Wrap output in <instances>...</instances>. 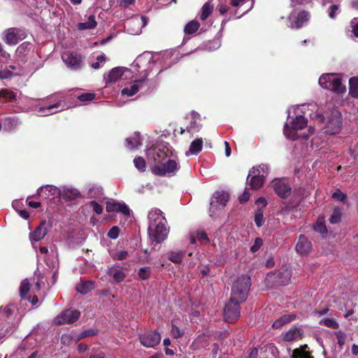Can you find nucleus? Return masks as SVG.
I'll return each instance as SVG.
<instances>
[{"label":"nucleus","mask_w":358,"mask_h":358,"mask_svg":"<svg viewBox=\"0 0 358 358\" xmlns=\"http://www.w3.org/2000/svg\"><path fill=\"white\" fill-rule=\"evenodd\" d=\"M296 208V205L294 204L293 202H289L282 207V213L283 214H288L289 212L294 210Z\"/></svg>","instance_id":"58"},{"label":"nucleus","mask_w":358,"mask_h":358,"mask_svg":"<svg viewBox=\"0 0 358 358\" xmlns=\"http://www.w3.org/2000/svg\"><path fill=\"white\" fill-rule=\"evenodd\" d=\"M314 231L319 232L322 236L327 234V229L323 218H318L313 227Z\"/></svg>","instance_id":"38"},{"label":"nucleus","mask_w":358,"mask_h":358,"mask_svg":"<svg viewBox=\"0 0 358 358\" xmlns=\"http://www.w3.org/2000/svg\"><path fill=\"white\" fill-rule=\"evenodd\" d=\"M185 252L182 251L179 252H169L168 253V259L175 264H180L182 262Z\"/></svg>","instance_id":"39"},{"label":"nucleus","mask_w":358,"mask_h":358,"mask_svg":"<svg viewBox=\"0 0 358 358\" xmlns=\"http://www.w3.org/2000/svg\"><path fill=\"white\" fill-rule=\"evenodd\" d=\"M291 280V273L287 270L279 272L278 274H268L266 278V285L271 288H278L288 285Z\"/></svg>","instance_id":"4"},{"label":"nucleus","mask_w":358,"mask_h":358,"mask_svg":"<svg viewBox=\"0 0 358 358\" xmlns=\"http://www.w3.org/2000/svg\"><path fill=\"white\" fill-rule=\"evenodd\" d=\"M271 184L275 193L280 198L285 199L291 194L292 187L284 179H274Z\"/></svg>","instance_id":"8"},{"label":"nucleus","mask_w":358,"mask_h":358,"mask_svg":"<svg viewBox=\"0 0 358 358\" xmlns=\"http://www.w3.org/2000/svg\"><path fill=\"white\" fill-rule=\"evenodd\" d=\"M335 336L336 337L337 343L341 348L345 343L346 334L344 331L339 330L335 332Z\"/></svg>","instance_id":"47"},{"label":"nucleus","mask_w":358,"mask_h":358,"mask_svg":"<svg viewBox=\"0 0 358 358\" xmlns=\"http://www.w3.org/2000/svg\"><path fill=\"white\" fill-rule=\"evenodd\" d=\"M229 199V195L224 191H217L213 194L210 202V210L214 212L215 210L226 206Z\"/></svg>","instance_id":"10"},{"label":"nucleus","mask_w":358,"mask_h":358,"mask_svg":"<svg viewBox=\"0 0 358 358\" xmlns=\"http://www.w3.org/2000/svg\"><path fill=\"white\" fill-rule=\"evenodd\" d=\"M162 211L157 208H152L148 214V219L150 220V224L153 227L159 222L167 223L164 216L162 215Z\"/></svg>","instance_id":"20"},{"label":"nucleus","mask_w":358,"mask_h":358,"mask_svg":"<svg viewBox=\"0 0 358 358\" xmlns=\"http://www.w3.org/2000/svg\"><path fill=\"white\" fill-rule=\"evenodd\" d=\"M200 127L197 124L196 121L190 122L189 125L186 127V130L188 133H192L194 131H199Z\"/></svg>","instance_id":"62"},{"label":"nucleus","mask_w":358,"mask_h":358,"mask_svg":"<svg viewBox=\"0 0 358 358\" xmlns=\"http://www.w3.org/2000/svg\"><path fill=\"white\" fill-rule=\"evenodd\" d=\"M79 195H80V192L78 191H77L76 189H75V190L68 189L65 192V196L69 199H74L78 197Z\"/></svg>","instance_id":"61"},{"label":"nucleus","mask_w":358,"mask_h":358,"mask_svg":"<svg viewBox=\"0 0 358 358\" xmlns=\"http://www.w3.org/2000/svg\"><path fill=\"white\" fill-rule=\"evenodd\" d=\"M179 169L177 162L173 159H169L165 164L155 163L151 167L153 174L159 176H164L166 173H173Z\"/></svg>","instance_id":"7"},{"label":"nucleus","mask_w":358,"mask_h":358,"mask_svg":"<svg viewBox=\"0 0 358 358\" xmlns=\"http://www.w3.org/2000/svg\"><path fill=\"white\" fill-rule=\"evenodd\" d=\"M341 213L338 208H335L329 217L331 224H337L341 222Z\"/></svg>","instance_id":"48"},{"label":"nucleus","mask_w":358,"mask_h":358,"mask_svg":"<svg viewBox=\"0 0 358 358\" xmlns=\"http://www.w3.org/2000/svg\"><path fill=\"white\" fill-rule=\"evenodd\" d=\"M120 229L117 226L113 227L108 232V237L111 239H116L119 236Z\"/></svg>","instance_id":"56"},{"label":"nucleus","mask_w":358,"mask_h":358,"mask_svg":"<svg viewBox=\"0 0 358 358\" xmlns=\"http://www.w3.org/2000/svg\"><path fill=\"white\" fill-rule=\"evenodd\" d=\"M16 310L17 308L14 304H9L4 307L3 313L6 317H10Z\"/></svg>","instance_id":"54"},{"label":"nucleus","mask_w":358,"mask_h":358,"mask_svg":"<svg viewBox=\"0 0 358 358\" xmlns=\"http://www.w3.org/2000/svg\"><path fill=\"white\" fill-rule=\"evenodd\" d=\"M123 75V71L121 68H113L108 74L106 78V83H115Z\"/></svg>","instance_id":"25"},{"label":"nucleus","mask_w":358,"mask_h":358,"mask_svg":"<svg viewBox=\"0 0 358 358\" xmlns=\"http://www.w3.org/2000/svg\"><path fill=\"white\" fill-rule=\"evenodd\" d=\"M297 131L298 130L296 129L293 127L292 124H291V127H289L288 124H285L283 133L287 138L294 141L298 138Z\"/></svg>","instance_id":"36"},{"label":"nucleus","mask_w":358,"mask_h":358,"mask_svg":"<svg viewBox=\"0 0 358 358\" xmlns=\"http://www.w3.org/2000/svg\"><path fill=\"white\" fill-rule=\"evenodd\" d=\"M96 334V331L93 329H86V330L82 331L80 334H78L76 337L75 341H78L84 338L94 336Z\"/></svg>","instance_id":"45"},{"label":"nucleus","mask_w":358,"mask_h":358,"mask_svg":"<svg viewBox=\"0 0 358 358\" xmlns=\"http://www.w3.org/2000/svg\"><path fill=\"white\" fill-rule=\"evenodd\" d=\"M129 257V252L126 250L117 251L112 255L114 260H124Z\"/></svg>","instance_id":"52"},{"label":"nucleus","mask_w":358,"mask_h":358,"mask_svg":"<svg viewBox=\"0 0 358 358\" xmlns=\"http://www.w3.org/2000/svg\"><path fill=\"white\" fill-rule=\"evenodd\" d=\"M36 287L39 290H45L50 289L49 285H45L43 277H41L40 279H38V281L36 282Z\"/></svg>","instance_id":"60"},{"label":"nucleus","mask_w":358,"mask_h":358,"mask_svg":"<svg viewBox=\"0 0 358 358\" xmlns=\"http://www.w3.org/2000/svg\"><path fill=\"white\" fill-rule=\"evenodd\" d=\"M259 173L260 171L259 169L255 170V167H253L249 171L247 180H248L249 177L252 176V178L249 182V185L252 189H259L262 187L264 184V177L260 176Z\"/></svg>","instance_id":"13"},{"label":"nucleus","mask_w":358,"mask_h":358,"mask_svg":"<svg viewBox=\"0 0 358 358\" xmlns=\"http://www.w3.org/2000/svg\"><path fill=\"white\" fill-rule=\"evenodd\" d=\"M20 40H22V38L20 35V29L13 27L9 28L6 31L4 38L6 43L14 45L17 44Z\"/></svg>","instance_id":"17"},{"label":"nucleus","mask_w":358,"mask_h":358,"mask_svg":"<svg viewBox=\"0 0 358 358\" xmlns=\"http://www.w3.org/2000/svg\"><path fill=\"white\" fill-rule=\"evenodd\" d=\"M80 316V312L78 310L69 308L60 313L53 320L55 324H72L76 322Z\"/></svg>","instance_id":"6"},{"label":"nucleus","mask_w":358,"mask_h":358,"mask_svg":"<svg viewBox=\"0 0 358 358\" xmlns=\"http://www.w3.org/2000/svg\"><path fill=\"white\" fill-rule=\"evenodd\" d=\"M161 341L160 334L155 331L147 332L140 336L141 343L146 348H154Z\"/></svg>","instance_id":"11"},{"label":"nucleus","mask_w":358,"mask_h":358,"mask_svg":"<svg viewBox=\"0 0 358 358\" xmlns=\"http://www.w3.org/2000/svg\"><path fill=\"white\" fill-rule=\"evenodd\" d=\"M295 248L298 253L307 255L311 250L312 244L304 235H300Z\"/></svg>","instance_id":"18"},{"label":"nucleus","mask_w":358,"mask_h":358,"mask_svg":"<svg viewBox=\"0 0 358 358\" xmlns=\"http://www.w3.org/2000/svg\"><path fill=\"white\" fill-rule=\"evenodd\" d=\"M62 60L73 70H78L81 68L82 57L80 55L76 52H67L64 53Z\"/></svg>","instance_id":"9"},{"label":"nucleus","mask_w":358,"mask_h":358,"mask_svg":"<svg viewBox=\"0 0 358 358\" xmlns=\"http://www.w3.org/2000/svg\"><path fill=\"white\" fill-rule=\"evenodd\" d=\"M60 106H61V103L59 102H58V103H57L55 104L50 105V106H46V107H41L40 109H39V111L40 112L48 111V113L45 114V115H48L50 114H55L57 111H60V110H62V109H60L59 110H54V109L58 108Z\"/></svg>","instance_id":"42"},{"label":"nucleus","mask_w":358,"mask_h":358,"mask_svg":"<svg viewBox=\"0 0 358 358\" xmlns=\"http://www.w3.org/2000/svg\"><path fill=\"white\" fill-rule=\"evenodd\" d=\"M295 315L293 314L284 315L283 316L280 317L279 319L276 320L273 322V327L275 329H279L284 324L294 320L295 319Z\"/></svg>","instance_id":"26"},{"label":"nucleus","mask_w":358,"mask_h":358,"mask_svg":"<svg viewBox=\"0 0 358 358\" xmlns=\"http://www.w3.org/2000/svg\"><path fill=\"white\" fill-rule=\"evenodd\" d=\"M349 93L350 94L358 99V78L352 77L349 80Z\"/></svg>","instance_id":"33"},{"label":"nucleus","mask_w":358,"mask_h":358,"mask_svg":"<svg viewBox=\"0 0 358 358\" xmlns=\"http://www.w3.org/2000/svg\"><path fill=\"white\" fill-rule=\"evenodd\" d=\"M73 342V338L71 335L64 334L61 336V343L64 345L69 346Z\"/></svg>","instance_id":"53"},{"label":"nucleus","mask_w":358,"mask_h":358,"mask_svg":"<svg viewBox=\"0 0 358 358\" xmlns=\"http://www.w3.org/2000/svg\"><path fill=\"white\" fill-rule=\"evenodd\" d=\"M135 167L141 172H144L146 168V163L142 157H136L134 159Z\"/></svg>","instance_id":"43"},{"label":"nucleus","mask_w":358,"mask_h":358,"mask_svg":"<svg viewBox=\"0 0 358 358\" xmlns=\"http://www.w3.org/2000/svg\"><path fill=\"white\" fill-rule=\"evenodd\" d=\"M16 94L8 89H2L0 90V99L5 101H13L16 99Z\"/></svg>","instance_id":"35"},{"label":"nucleus","mask_w":358,"mask_h":358,"mask_svg":"<svg viewBox=\"0 0 358 358\" xmlns=\"http://www.w3.org/2000/svg\"><path fill=\"white\" fill-rule=\"evenodd\" d=\"M263 245V240L262 238L257 237L255 239V242L253 245L250 247V251L252 252H256L258 251L260 248Z\"/></svg>","instance_id":"55"},{"label":"nucleus","mask_w":358,"mask_h":358,"mask_svg":"<svg viewBox=\"0 0 358 358\" xmlns=\"http://www.w3.org/2000/svg\"><path fill=\"white\" fill-rule=\"evenodd\" d=\"M196 237L201 243H207L210 242L206 232L203 230H198L196 232Z\"/></svg>","instance_id":"50"},{"label":"nucleus","mask_w":358,"mask_h":358,"mask_svg":"<svg viewBox=\"0 0 358 358\" xmlns=\"http://www.w3.org/2000/svg\"><path fill=\"white\" fill-rule=\"evenodd\" d=\"M22 300L28 301L31 305L35 306L38 302V297L34 294V292H20Z\"/></svg>","instance_id":"40"},{"label":"nucleus","mask_w":358,"mask_h":358,"mask_svg":"<svg viewBox=\"0 0 358 358\" xmlns=\"http://www.w3.org/2000/svg\"><path fill=\"white\" fill-rule=\"evenodd\" d=\"M119 264H116L114 266L108 268L107 274L113 278L116 282H120L124 280L125 274L119 268Z\"/></svg>","instance_id":"22"},{"label":"nucleus","mask_w":358,"mask_h":358,"mask_svg":"<svg viewBox=\"0 0 358 358\" xmlns=\"http://www.w3.org/2000/svg\"><path fill=\"white\" fill-rule=\"evenodd\" d=\"M248 292H231L229 301L225 305L224 314L227 322H234L240 316L239 304L245 301Z\"/></svg>","instance_id":"1"},{"label":"nucleus","mask_w":358,"mask_h":358,"mask_svg":"<svg viewBox=\"0 0 358 358\" xmlns=\"http://www.w3.org/2000/svg\"><path fill=\"white\" fill-rule=\"evenodd\" d=\"M303 331L301 329L294 327L289 331L282 334V339L284 341L292 342L299 340L302 338Z\"/></svg>","instance_id":"19"},{"label":"nucleus","mask_w":358,"mask_h":358,"mask_svg":"<svg viewBox=\"0 0 358 358\" xmlns=\"http://www.w3.org/2000/svg\"><path fill=\"white\" fill-rule=\"evenodd\" d=\"M89 205L92 207L93 210L97 214L100 215L103 213V207L98 202L92 201L89 203Z\"/></svg>","instance_id":"57"},{"label":"nucleus","mask_w":358,"mask_h":358,"mask_svg":"<svg viewBox=\"0 0 358 358\" xmlns=\"http://www.w3.org/2000/svg\"><path fill=\"white\" fill-rule=\"evenodd\" d=\"M214 7L210 2L203 4L201 8L200 19L202 21L206 20L213 12Z\"/></svg>","instance_id":"34"},{"label":"nucleus","mask_w":358,"mask_h":358,"mask_svg":"<svg viewBox=\"0 0 358 358\" xmlns=\"http://www.w3.org/2000/svg\"><path fill=\"white\" fill-rule=\"evenodd\" d=\"M167 151L168 149L165 150V148H157L150 150L149 155H152L153 159L155 163L161 164L160 161L164 159L168 156Z\"/></svg>","instance_id":"23"},{"label":"nucleus","mask_w":358,"mask_h":358,"mask_svg":"<svg viewBox=\"0 0 358 358\" xmlns=\"http://www.w3.org/2000/svg\"><path fill=\"white\" fill-rule=\"evenodd\" d=\"M252 285L251 278L248 275H242L234 282V291H250Z\"/></svg>","instance_id":"16"},{"label":"nucleus","mask_w":358,"mask_h":358,"mask_svg":"<svg viewBox=\"0 0 358 358\" xmlns=\"http://www.w3.org/2000/svg\"><path fill=\"white\" fill-rule=\"evenodd\" d=\"M106 57L103 55H99L96 57V62L92 63L91 66L94 69H99L100 68V63L104 62Z\"/></svg>","instance_id":"63"},{"label":"nucleus","mask_w":358,"mask_h":358,"mask_svg":"<svg viewBox=\"0 0 358 358\" xmlns=\"http://www.w3.org/2000/svg\"><path fill=\"white\" fill-rule=\"evenodd\" d=\"M307 348L308 346L304 345L299 348L294 349L290 358H313L310 357L309 352L307 351Z\"/></svg>","instance_id":"24"},{"label":"nucleus","mask_w":358,"mask_h":358,"mask_svg":"<svg viewBox=\"0 0 358 358\" xmlns=\"http://www.w3.org/2000/svg\"><path fill=\"white\" fill-rule=\"evenodd\" d=\"M94 289V282L92 280L81 281L76 287V291H92Z\"/></svg>","instance_id":"37"},{"label":"nucleus","mask_w":358,"mask_h":358,"mask_svg":"<svg viewBox=\"0 0 358 358\" xmlns=\"http://www.w3.org/2000/svg\"><path fill=\"white\" fill-rule=\"evenodd\" d=\"M320 324L337 329L339 327L338 323L332 318H326L320 321Z\"/></svg>","instance_id":"41"},{"label":"nucleus","mask_w":358,"mask_h":358,"mask_svg":"<svg viewBox=\"0 0 358 358\" xmlns=\"http://www.w3.org/2000/svg\"><path fill=\"white\" fill-rule=\"evenodd\" d=\"M143 81V80L142 79L135 80V83H134L129 87H125L122 90V94L127 95L128 96H131L134 95L139 90L138 83H142Z\"/></svg>","instance_id":"30"},{"label":"nucleus","mask_w":358,"mask_h":358,"mask_svg":"<svg viewBox=\"0 0 358 358\" xmlns=\"http://www.w3.org/2000/svg\"><path fill=\"white\" fill-rule=\"evenodd\" d=\"M332 198L335 200L347 203V195L343 193L339 189H337L332 194Z\"/></svg>","instance_id":"46"},{"label":"nucleus","mask_w":358,"mask_h":358,"mask_svg":"<svg viewBox=\"0 0 358 358\" xmlns=\"http://www.w3.org/2000/svg\"><path fill=\"white\" fill-rule=\"evenodd\" d=\"M309 19V13L306 10H301L298 13L295 20L290 22L289 27L292 29H299L308 22Z\"/></svg>","instance_id":"15"},{"label":"nucleus","mask_w":358,"mask_h":358,"mask_svg":"<svg viewBox=\"0 0 358 358\" xmlns=\"http://www.w3.org/2000/svg\"><path fill=\"white\" fill-rule=\"evenodd\" d=\"M320 85L336 93L345 92L346 87L342 84L341 79L333 73L324 74L319 78Z\"/></svg>","instance_id":"2"},{"label":"nucleus","mask_w":358,"mask_h":358,"mask_svg":"<svg viewBox=\"0 0 358 358\" xmlns=\"http://www.w3.org/2000/svg\"><path fill=\"white\" fill-rule=\"evenodd\" d=\"M307 123L308 120L305 117L302 115H298L292 121L291 124H292L294 129L301 130L306 127Z\"/></svg>","instance_id":"29"},{"label":"nucleus","mask_w":358,"mask_h":358,"mask_svg":"<svg viewBox=\"0 0 358 358\" xmlns=\"http://www.w3.org/2000/svg\"><path fill=\"white\" fill-rule=\"evenodd\" d=\"M106 210L108 213H121L124 215H130V209L124 203L116 202L115 201H107Z\"/></svg>","instance_id":"14"},{"label":"nucleus","mask_w":358,"mask_h":358,"mask_svg":"<svg viewBox=\"0 0 358 358\" xmlns=\"http://www.w3.org/2000/svg\"><path fill=\"white\" fill-rule=\"evenodd\" d=\"M169 233V227H167V223L159 222L157 224L149 225L148 234L150 236L152 243L155 242L156 244H159L165 241Z\"/></svg>","instance_id":"3"},{"label":"nucleus","mask_w":358,"mask_h":358,"mask_svg":"<svg viewBox=\"0 0 358 358\" xmlns=\"http://www.w3.org/2000/svg\"><path fill=\"white\" fill-rule=\"evenodd\" d=\"M30 282L28 279H24L22 281L19 291H29Z\"/></svg>","instance_id":"64"},{"label":"nucleus","mask_w":358,"mask_h":358,"mask_svg":"<svg viewBox=\"0 0 358 358\" xmlns=\"http://www.w3.org/2000/svg\"><path fill=\"white\" fill-rule=\"evenodd\" d=\"M96 22L94 15H90L86 22H80L77 27L79 30L92 29L96 27Z\"/></svg>","instance_id":"27"},{"label":"nucleus","mask_w":358,"mask_h":358,"mask_svg":"<svg viewBox=\"0 0 358 358\" xmlns=\"http://www.w3.org/2000/svg\"><path fill=\"white\" fill-rule=\"evenodd\" d=\"M184 334V331L183 330H181L178 327H176V325H173L172 326V329H171V335L175 338H180L183 336Z\"/></svg>","instance_id":"59"},{"label":"nucleus","mask_w":358,"mask_h":358,"mask_svg":"<svg viewBox=\"0 0 358 358\" xmlns=\"http://www.w3.org/2000/svg\"><path fill=\"white\" fill-rule=\"evenodd\" d=\"M200 27V23L196 20L189 22L184 27L185 34L191 35L196 33Z\"/></svg>","instance_id":"31"},{"label":"nucleus","mask_w":358,"mask_h":358,"mask_svg":"<svg viewBox=\"0 0 358 358\" xmlns=\"http://www.w3.org/2000/svg\"><path fill=\"white\" fill-rule=\"evenodd\" d=\"M255 222L258 227L263 225L264 223V215L261 208H258L255 213Z\"/></svg>","instance_id":"44"},{"label":"nucleus","mask_w":358,"mask_h":358,"mask_svg":"<svg viewBox=\"0 0 358 358\" xmlns=\"http://www.w3.org/2000/svg\"><path fill=\"white\" fill-rule=\"evenodd\" d=\"M151 273V268L150 266H145L141 268L138 271V276L142 280H147L150 278Z\"/></svg>","instance_id":"49"},{"label":"nucleus","mask_w":358,"mask_h":358,"mask_svg":"<svg viewBox=\"0 0 358 358\" xmlns=\"http://www.w3.org/2000/svg\"><path fill=\"white\" fill-rule=\"evenodd\" d=\"M48 223L45 220H42L34 231L29 234L31 242H38L43 239L48 233Z\"/></svg>","instance_id":"12"},{"label":"nucleus","mask_w":358,"mask_h":358,"mask_svg":"<svg viewBox=\"0 0 358 358\" xmlns=\"http://www.w3.org/2000/svg\"><path fill=\"white\" fill-rule=\"evenodd\" d=\"M95 99V94L91 92L83 93L78 96V99L81 102L91 101Z\"/></svg>","instance_id":"51"},{"label":"nucleus","mask_w":358,"mask_h":358,"mask_svg":"<svg viewBox=\"0 0 358 358\" xmlns=\"http://www.w3.org/2000/svg\"><path fill=\"white\" fill-rule=\"evenodd\" d=\"M341 114L338 110H334L331 112V115L329 117L327 125L324 128V133L331 135L338 134L341 131Z\"/></svg>","instance_id":"5"},{"label":"nucleus","mask_w":358,"mask_h":358,"mask_svg":"<svg viewBox=\"0 0 358 358\" xmlns=\"http://www.w3.org/2000/svg\"><path fill=\"white\" fill-rule=\"evenodd\" d=\"M38 194H43V198L48 199L50 196H60L61 191L55 186L47 185L38 188Z\"/></svg>","instance_id":"21"},{"label":"nucleus","mask_w":358,"mask_h":358,"mask_svg":"<svg viewBox=\"0 0 358 358\" xmlns=\"http://www.w3.org/2000/svg\"><path fill=\"white\" fill-rule=\"evenodd\" d=\"M203 140L201 138L194 140L189 148V152L192 155H198L202 150Z\"/></svg>","instance_id":"28"},{"label":"nucleus","mask_w":358,"mask_h":358,"mask_svg":"<svg viewBox=\"0 0 358 358\" xmlns=\"http://www.w3.org/2000/svg\"><path fill=\"white\" fill-rule=\"evenodd\" d=\"M126 142L128 148H138L140 145H141L140 134L138 132H136L134 136L127 138L126 139Z\"/></svg>","instance_id":"32"}]
</instances>
